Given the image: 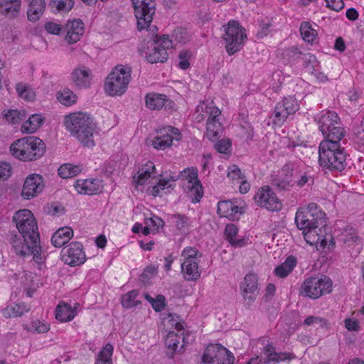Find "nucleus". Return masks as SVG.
<instances>
[{"label":"nucleus","instance_id":"1","mask_svg":"<svg viewBox=\"0 0 364 364\" xmlns=\"http://www.w3.org/2000/svg\"><path fill=\"white\" fill-rule=\"evenodd\" d=\"M12 220L21 235L14 231L9 232L6 234V240L17 255H33L34 262L41 268L42 258L40 257V235L33 214L28 209H21L15 212Z\"/></svg>","mask_w":364,"mask_h":364},{"label":"nucleus","instance_id":"2","mask_svg":"<svg viewBox=\"0 0 364 364\" xmlns=\"http://www.w3.org/2000/svg\"><path fill=\"white\" fill-rule=\"evenodd\" d=\"M341 139L322 140L318 145V164L330 172H342L347 166V153Z\"/></svg>","mask_w":364,"mask_h":364},{"label":"nucleus","instance_id":"3","mask_svg":"<svg viewBox=\"0 0 364 364\" xmlns=\"http://www.w3.org/2000/svg\"><path fill=\"white\" fill-rule=\"evenodd\" d=\"M64 125L70 134L83 146L93 148L95 146L94 132L96 124L86 113L73 112L66 115Z\"/></svg>","mask_w":364,"mask_h":364},{"label":"nucleus","instance_id":"4","mask_svg":"<svg viewBox=\"0 0 364 364\" xmlns=\"http://www.w3.org/2000/svg\"><path fill=\"white\" fill-rule=\"evenodd\" d=\"M196 118L198 122L207 117L206 136L211 141L215 140L223 134V124L220 121V109L213 101H203L196 107Z\"/></svg>","mask_w":364,"mask_h":364},{"label":"nucleus","instance_id":"5","mask_svg":"<svg viewBox=\"0 0 364 364\" xmlns=\"http://www.w3.org/2000/svg\"><path fill=\"white\" fill-rule=\"evenodd\" d=\"M132 69L117 65L107 76L104 83L105 92L109 96H121L127 90L132 78Z\"/></svg>","mask_w":364,"mask_h":364},{"label":"nucleus","instance_id":"6","mask_svg":"<svg viewBox=\"0 0 364 364\" xmlns=\"http://www.w3.org/2000/svg\"><path fill=\"white\" fill-rule=\"evenodd\" d=\"M43 141L36 136H29L16 140L10 146L11 154L17 159L29 161L39 158L43 151L41 146Z\"/></svg>","mask_w":364,"mask_h":364},{"label":"nucleus","instance_id":"7","mask_svg":"<svg viewBox=\"0 0 364 364\" xmlns=\"http://www.w3.org/2000/svg\"><path fill=\"white\" fill-rule=\"evenodd\" d=\"M325 212L316 203H311L307 207L298 208L294 220L296 228L304 233L318 225L319 221L325 219Z\"/></svg>","mask_w":364,"mask_h":364},{"label":"nucleus","instance_id":"8","mask_svg":"<svg viewBox=\"0 0 364 364\" xmlns=\"http://www.w3.org/2000/svg\"><path fill=\"white\" fill-rule=\"evenodd\" d=\"M181 274L187 282H196L201 275L199 262L201 257L198 249L193 247H186L181 252Z\"/></svg>","mask_w":364,"mask_h":364},{"label":"nucleus","instance_id":"9","mask_svg":"<svg viewBox=\"0 0 364 364\" xmlns=\"http://www.w3.org/2000/svg\"><path fill=\"white\" fill-rule=\"evenodd\" d=\"M339 117L335 112H322L317 118L319 131L323 136V140L342 139L345 134V129L337 126Z\"/></svg>","mask_w":364,"mask_h":364},{"label":"nucleus","instance_id":"10","mask_svg":"<svg viewBox=\"0 0 364 364\" xmlns=\"http://www.w3.org/2000/svg\"><path fill=\"white\" fill-rule=\"evenodd\" d=\"M132 2L137 19L138 30H149L154 33L157 28L155 26H151L153 15L155 13L156 4L154 0H132Z\"/></svg>","mask_w":364,"mask_h":364},{"label":"nucleus","instance_id":"11","mask_svg":"<svg viewBox=\"0 0 364 364\" xmlns=\"http://www.w3.org/2000/svg\"><path fill=\"white\" fill-rule=\"evenodd\" d=\"M247 38L245 30L237 21H230L225 29L223 39L225 43L226 51L229 55H232L239 51Z\"/></svg>","mask_w":364,"mask_h":364},{"label":"nucleus","instance_id":"12","mask_svg":"<svg viewBox=\"0 0 364 364\" xmlns=\"http://www.w3.org/2000/svg\"><path fill=\"white\" fill-rule=\"evenodd\" d=\"M332 281L327 276L321 278L311 277L304 280L300 288V294L311 299H318L332 291Z\"/></svg>","mask_w":364,"mask_h":364},{"label":"nucleus","instance_id":"13","mask_svg":"<svg viewBox=\"0 0 364 364\" xmlns=\"http://www.w3.org/2000/svg\"><path fill=\"white\" fill-rule=\"evenodd\" d=\"M318 226L310 228L302 233L304 240L309 245L316 246L317 250L333 249L335 242L332 233L328 231L325 225L321 228Z\"/></svg>","mask_w":364,"mask_h":364},{"label":"nucleus","instance_id":"14","mask_svg":"<svg viewBox=\"0 0 364 364\" xmlns=\"http://www.w3.org/2000/svg\"><path fill=\"white\" fill-rule=\"evenodd\" d=\"M300 105L294 96L284 97L277 102L273 112V124L282 127L290 115L294 114Z\"/></svg>","mask_w":364,"mask_h":364},{"label":"nucleus","instance_id":"15","mask_svg":"<svg viewBox=\"0 0 364 364\" xmlns=\"http://www.w3.org/2000/svg\"><path fill=\"white\" fill-rule=\"evenodd\" d=\"M235 356L220 344L208 346L202 356L201 364H234Z\"/></svg>","mask_w":364,"mask_h":364},{"label":"nucleus","instance_id":"16","mask_svg":"<svg viewBox=\"0 0 364 364\" xmlns=\"http://www.w3.org/2000/svg\"><path fill=\"white\" fill-rule=\"evenodd\" d=\"M164 323H168L171 326H174L175 331H170L165 339V344L172 354L176 352H182L186 343L189 335H185L183 326L181 322H175L173 319H165Z\"/></svg>","mask_w":364,"mask_h":364},{"label":"nucleus","instance_id":"17","mask_svg":"<svg viewBox=\"0 0 364 364\" xmlns=\"http://www.w3.org/2000/svg\"><path fill=\"white\" fill-rule=\"evenodd\" d=\"M254 200L257 205L269 211L278 212L282 208V201L269 186L259 188L254 196Z\"/></svg>","mask_w":364,"mask_h":364},{"label":"nucleus","instance_id":"18","mask_svg":"<svg viewBox=\"0 0 364 364\" xmlns=\"http://www.w3.org/2000/svg\"><path fill=\"white\" fill-rule=\"evenodd\" d=\"M61 260L70 267H77L84 264L86 255L83 245L80 242H72L61 250Z\"/></svg>","mask_w":364,"mask_h":364},{"label":"nucleus","instance_id":"19","mask_svg":"<svg viewBox=\"0 0 364 364\" xmlns=\"http://www.w3.org/2000/svg\"><path fill=\"white\" fill-rule=\"evenodd\" d=\"M181 139L180 131L173 127L168 126L161 128L158 135L153 139L152 146L158 150H165L170 147L174 141H179Z\"/></svg>","mask_w":364,"mask_h":364},{"label":"nucleus","instance_id":"20","mask_svg":"<svg viewBox=\"0 0 364 364\" xmlns=\"http://www.w3.org/2000/svg\"><path fill=\"white\" fill-rule=\"evenodd\" d=\"M257 275L250 272L244 277L240 283V294L247 305H252L259 294Z\"/></svg>","mask_w":364,"mask_h":364},{"label":"nucleus","instance_id":"21","mask_svg":"<svg viewBox=\"0 0 364 364\" xmlns=\"http://www.w3.org/2000/svg\"><path fill=\"white\" fill-rule=\"evenodd\" d=\"M294 50V53L302 55L301 60L303 61V65L308 73L315 76L320 82H323L328 80V77L321 72L320 63L314 55L310 53L302 54L301 52L298 51L297 48Z\"/></svg>","mask_w":364,"mask_h":364},{"label":"nucleus","instance_id":"22","mask_svg":"<svg viewBox=\"0 0 364 364\" xmlns=\"http://www.w3.org/2000/svg\"><path fill=\"white\" fill-rule=\"evenodd\" d=\"M43 177L38 174H31L25 180L21 196L26 200L36 197L43 191Z\"/></svg>","mask_w":364,"mask_h":364},{"label":"nucleus","instance_id":"23","mask_svg":"<svg viewBox=\"0 0 364 364\" xmlns=\"http://www.w3.org/2000/svg\"><path fill=\"white\" fill-rule=\"evenodd\" d=\"M218 214L220 217L227 218L234 220L239 218V215L245 213V208L240 207L237 201L231 200H222L218 203Z\"/></svg>","mask_w":364,"mask_h":364},{"label":"nucleus","instance_id":"24","mask_svg":"<svg viewBox=\"0 0 364 364\" xmlns=\"http://www.w3.org/2000/svg\"><path fill=\"white\" fill-rule=\"evenodd\" d=\"M80 304L75 302L73 306L65 301H60L55 308V318L60 323L73 321L77 315Z\"/></svg>","mask_w":364,"mask_h":364},{"label":"nucleus","instance_id":"25","mask_svg":"<svg viewBox=\"0 0 364 364\" xmlns=\"http://www.w3.org/2000/svg\"><path fill=\"white\" fill-rule=\"evenodd\" d=\"M155 173L156 167L154 162L148 161L139 167L137 173L133 176V182L136 186L149 183L154 178Z\"/></svg>","mask_w":364,"mask_h":364},{"label":"nucleus","instance_id":"26","mask_svg":"<svg viewBox=\"0 0 364 364\" xmlns=\"http://www.w3.org/2000/svg\"><path fill=\"white\" fill-rule=\"evenodd\" d=\"M75 191L80 194L95 195L101 192V181L95 178L77 179L74 185Z\"/></svg>","mask_w":364,"mask_h":364},{"label":"nucleus","instance_id":"27","mask_svg":"<svg viewBox=\"0 0 364 364\" xmlns=\"http://www.w3.org/2000/svg\"><path fill=\"white\" fill-rule=\"evenodd\" d=\"M65 40L70 44L75 43L84 33V23L80 19L68 21L65 25Z\"/></svg>","mask_w":364,"mask_h":364},{"label":"nucleus","instance_id":"28","mask_svg":"<svg viewBox=\"0 0 364 364\" xmlns=\"http://www.w3.org/2000/svg\"><path fill=\"white\" fill-rule=\"evenodd\" d=\"M72 81L77 87H88L91 82L90 70L87 67L75 68L72 73Z\"/></svg>","mask_w":364,"mask_h":364},{"label":"nucleus","instance_id":"29","mask_svg":"<svg viewBox=\"0 0 364 364\" xmlns=\"http://www.w3.org/2000/svg\"><path fill=\"white\" fill-rule=\"evenodd\" d=\"M74 232L70 227L60 228L52 236L51 243L56 247H61L73 237Z\"/></svg>","mask_w":364,"mask_h":364},{"label":"nucleus","instance_id":"30","mask_svg":"<svg viewBox=\"0 0 364 364\" xmlns=\"http://www.w3.org/2000/svg\"><path fill=\"white\" fill-rule=\"evenodd\" d=\"M238 234V228L235 224H228L225 228V240L235 247H242L246 245V241L243 237L237 238Z\"/></svg>","mask_w":364,"mask_h":364},{"label":"nucleus","instance_id":"31","mask_svg":"<svg viewBox=\"0 0 364 364\" xmlns=\"http://www.w3.org/2000/svg\"><path fill=\"white\" fill-rule=\"evenodd\" d=\"M297 259L293 255L288 256L284 262L274 269V274L279 278L287 277L296 266Z\"/></svg>","mask_w":364,"mask_h":364},{"label":"nucleus","instance_id":"32","mask_svg":"<svg viewBox=\"0 0 364 364\" xmlns=\"http://www.w3.org/2000/svg\"><path fill=\"white\" fill-rule=\"evenodd\" d=\"M167 101V96L162 94L151 92L145 96L146 105L152 110L161 109Z\"/></svg>","mask_w":364,"mask_h":364},{"label":"nucleus","instance_id":"33","mask_svg":"<svg viewBox=\"0 0 364 364\" xmlns=\"http://www.w3.org/2000/svg\"><path fill=\"white\" fill-rule=\"evenodd\" d=\"M31 307L23 302L11 304L3 310V315L6 318L21 316L24 313L29 311Z\"/></svg>","mask_w":364,"mask_h":364},{"label":"nucleus","instance_id":"34","mask_svg":"<svg viewBox=\"0 0 364 364\" xmlns=\"http://www.w3.org/2000/svg\"><path fill=\"white\" fill-rule=\"evenodd\" d=\"M43 118L38 114H31L28 119L23 122L21 131L24 134L35 132L42 124Z\"/></svg>","mask_w":364,"mask_h":364},{"label":"nucleus","instance_id":"35","mask_svg":"<svg viewBox=\"0 0 364 364\" xmlns=\"http://www.w3.org/2000/svg\"><path fill=\"white\" fill-rule=\"evenodd\" d=\"M44 9V0H31L27 11L28 20L33 22L38 21L43 14Z\"/></svg>","mask_w":364,"mask_h":364},{"label":"nucleus","instance_id":"36","mask_svg":"<svg viewBox=\"0 0 364 364\" xmlns=\"http://www.w3.org/2000/svg\"><path fill=\"white\" fill-rule=\"evenodd\" d=\"M178 179L176 176H169L168 178H159L156 184L151 188V193L154 196L159 194L166 188L173 187L175 181Z\"/></svg>","mask_w":364,"mask_h":364},{"label":"nucleus","instance_id":"37","mask_svg":"<svg viewBox=\"0 0 364 364\" xmlns=\"http://www.w3.org/2000/svg\"><path fill=\"white\" fill-rule=\"evenodd\" d=\"M185 191L193 203H199L203 196V188L200 181L191 185H185Z\"/></svg>","mask_w":364,"mask_h":364},{"label":"nucleus","instance_id":"38","mask_svg":"<svg viewBox=\"0 0 364 364\" xmlns=\"http://www.w3.org/2000/svg\"><path fill=\"white\" fill-rule=\"evenodd\" d=\"M75 0H50L49 7L54 13L67 14L74 6Z\"/></svg>","mask_w":364,"mask_h":364},{"label":"nucleus","instance_id":"39","mask_svg":"<svg viewBox=\"0 0 364 364\" xmlns=\"http://www.w3.org/2000/svg\"><path fill=\"white\" fill-rule=\"evenodd\" d=\"M300 34L302 39L311 45L317 41L318 33L309 22H303L300 26Z\"/></svg>","mask_w":364,"mask_h":364},{"label":"nucleus","instance_id":"40","mask_svg":"<svg viewBox=\"0 0 364 364\" xmlns=\"http://www.w3.org/2000/svg\"><path fill=\"white\" fill-rule=\"evenodd\" d=\"M343 225V231L341 232V240L346 245H352L358 242L359 237L357 235L356 231L352 226L346 224L344 222L341 221Z\"/></svg>","mask_w":364,"mask_h":364},{"label":"nucleus","instance_id":"41","mask_svg":"<svg viewBox=\"0 0 364 364\" xmlns=\"http://www.w3.org/2000/svg\"><path fill=\"white\" fill-rule=\"evenodd\" d=\"M113 352V346L107 343L97 354L95 364H113L112 360Z\"/></svg>","mask_w":364,"mask_h":364},{"label":"nucleus","instance_id":"42","mask_svg":"<svg viewBox=\"0 0 364 364\" xmlns=\"http://www.w3.org/2000/svg\"><path fill=\"white\" fill-rule=\"evenodd\" d=\"M167 58V51L164 48H159L156 45L146 55V60L151 63H164Z\"/></svg>","mask_w":364,"mask_h":364},{"label":"nucleus","instance_id":"43","mask_svg":"<svg viewBox=\"0 0 364 364\" xmlns=\"http://www.w3.org/2000/svg\"><path fill=\"white\" fill-rule=\"evenodd\" d=\"M82 171V167L71 164H64L58 168V175L63 178H73Z\"/></svg>","mask_w":364,"mask_h":364},{"label":"nucleus","instance_id":"44","mask_svg":"<svg viewBox=\"0 0 364 364\" xmlns=\"http://www.w3.org/2000/svg\"><path fill=\"white\" fill-rule=\"evenodd\" d=\"M58 101L63 105L69 107L74 105L77 100V95L70 89H64L57 92Z\"/></svg>","mask_w":364,"mask_h":364},{"label":"nucleus","instance_id":"45","mask_svg":"<svg viewBox=\"0 0 364 364\" xmlns=\"http://www.w3.org/2000/svg\"><path fill=\"white\" fill-rule=\"evenodd\" d=\"M139 294V290L133 289L124 294L121 300L122 306L126 309H130L141 304V301L136 299Z\"/></svg>","mask_w":364,"mask_h":364},{"label":"nucleus","instance_id":"46","mask_svg":"<svg viewBox=\"0 0 364 364\" xmlns=\"http://www.w3.org/2000/svg\"><path fill=\"white\" fill-rule=\"evenodd\" d=\"M180 178L186 181V185H191L199 182L198 171L196 167H188L180 173Z\"/></svg>","mask_w":364,"mask_h":364},{"label":"nucleus","instance_id":"47","mask_svg":"<svg viewBox=\"0 0 364 364\" xmlns=\"http://www.w3.org/2000/svg\"><path fill=\"white\" fill-rule=\"evenodd\" d=\"M3 114L6 120L12 124H17L24 120L27 117L26 112L24 110L9 109L4 111Z\"/></svg>","mask_w":364,"mask_h":364},{"label":"nucleus","instance_id":"48","mask_svg":"<svg viewBox=\"0 0 364 364\" xmlns=\"http://www.w3.org/2000/svg\"><path fill=\"white\" fill-rule=\"evenodd\" d=\"M16 89L21 98L27 101H31L34 99L35 93L28 85L19 82L16 85Z\"/></svg>","mask_w":364,"mask_h":364},{"label":"nucleus","instance_id":"49","mask_svg":"<svg viewBox=\"0 0 364 364\" xmlns=\"http://www.w3.org/2000/svg\"><path fill=\"white\" fill-rule=\"evenodd\" d=\"M21 4H5L4 6H0V13L9 18H14L18 16L19 14Z\"/></svg>","mask_w":364,"mask_h":364},{"label":"nucleus","instance_id":"50","mask_svg":"<svg viewBox=\"0 0 364 364\" xmlns=\"http://www.w3.org/2000/svg\"><path fill=\"white\" fill-rule=\"evenodd\" d=\"M303 324L304 326H314L319 328H327L328 321L322 317L310 316L306 318Z\"/></svg>","mask_w":364,"mask_h":364},{"label":"nucleus","instance_id":"51","mask_svg":"<svg viewBox=\"0 0 364 364\" xmlns=\"http://www.w3.org/2000/svg\"><path fill=\"white\" fill-rule=\"evenodd\" d=\"M144 223L151 228L153 232L159 231V228H162L164 225V220L156 215L146 218Z\"/></svg>","mask_w":364,"mask_h":364},{"label":"nucleus","instance_id":"52","mask_svg":"<svg viewBox=\"0 0 364 364\" xmlns=\"http://www.w3.org/2000/svg\"><path fill=\"white\" fill-rule=\"evenodd\" d=\"M227 176L232 181L243 180L245 176L242 173L241 169L236 165H231L228 168Z\"/></svg>","mask_w":364,"mask_h":364},{"label":"nucleus","instance_id":"53","mask_svg":"<svg viewBox=\"0 0 364 364\" xmlns=\"http://www.w3.org/2000/svg\"><path fill=\"white\" fill-rule=\"evenodd\" d=\"M231 141L229 139H222L218 140L215 144V150L221 154H229L231 148Z\"/></svg>","mask_w":364,"mask_h":364},{"label":"nucleus","instance_id":"54","mask_svg":"<svg viewBox=\"0 0 364 364\" xmlns=\"http://www.w3.org/2000/svg\"><path fill=\"white\" fill-rule=\"evenodd\" d=\"M294 358L293 355L290 353H269L267 363H279L286 360H291Z\"/></svg>","mask_w":364,"mask_h":364},{"label":"nucleus","instance_id":"55","mask_svg":"<svg viewBox=\"0 0 364 364\" xmlns=\"http://www.w3.org/2000/svg\"><path fill=\"white\" fill-rule=\"evenodd\" d=\"M173 217L176 219L175 224L178 230H183L189 228L190 219L188 217L181 214L175 215Z\"/></svg>","mask_w":364,"mask_h":364},{"label":"nucleus","instance_id":"56","mask_svg":"<svg viewBox=\"0 0 364 364\" xmlns=\"http://www.w3.org/2000/svg\"><path fill=\"white\" fill-rule=\"evenodd\" d=\"M191 57V53L188 50H183L179 53V63L178 67L182 70H186L190 66L189 59Z\"/></svg>","mask_w":364,"mask_h":364},{"label":"nucleus","instance_id":"57","mask_svg":"<svg viewBox=\"0 0 364 364\" xmlns=\"http://www.w3.org/2000/svg\"><path fill=\"white\" fill-rule=\"evenodd\" d=\"M158 268L154 265L146 267L141 274V279L143 282H147L149 279L156 275Z\"/></svg>","mask_w":364,"mask_h":364},{"label":"nucleus","instance_id":"58","mask_svg":"<svg viewBox=\"0 0 364 364\" xmlns=\"http://www.w3.org/2000/svg\"><path fill=\"white\" fill-rule=\"evenodd\" d=\"M11 176V166L9 163L0 162V181H5Z\"/></svg>","mask_w":364,"mask_h":364},{"label":"nucleus","instance_id":"59","mask_svg":"<svg viewBox=\"0 0 364 364\" xmlns=\"http://www.w3.org/2000/svg\"><path fill=\"white\" fill-rule=\"evenodd\" d=\"M47 213L59 217L65 213V208L59 203H53L49 206Z\"/></svg>","mask_w":364,"mask_h":364},{"label":"nucleus","instance_id":"60","mask_svg":"<svg viewBox=\"0 0 364 364\" xmlns=\"http://www.w3.org/2000/svg\"><path fill=\"white\" fill-rule=\"evenodd\" d=\"M151 304L156 312L161 311L166 306L164 296L161 294L157 295Z\"/></svg>","mask_w":364,"mask_h":364},{"label":"nucleus","instance_id":"61","mask_svg":"<svg viewBox=\"0 0 364 364\" xmlns=\"http://www.w3.org/2000/svg\"><path fill=\"white\" fill-rule=\"evenodd\" d=\"M325 1L326 7L337 12L341 11L345 6L343 0H325Z\"/></svg>","mask_w":364,"mask_h":364},{"label":"nucleus","instance_id":"62","mask_svg":"<svg viewBox=\"0 0 364 364\" xmlns=\"http://www.w3.org/2000/svg\"><path fill=\"white\" fill-rule=\"evenodd\" d=\"M345 327L350 331H359L360 326L359 321L357 319H353L350 318H346L344 320Z\"/></svg>","mask_w":364,"mask_h":364},{"label":"nucleus","instance_id":"63","mask_svg":"<svg viewBox=\"0 0 364 364\" xmlns=\"http://www.w3.org/2000/svg\"><path fill=\"white\" fill-rule=\"evenodd\" d=\"M155 45L159 48H164L167 51V49L172 47V41L168 36H164L155 42Z\"/></svg>","mask_w":364,"mask_h":364},{"label":"nucleus","instance_id":"64","mask_svg":"<svg viewBox=\"0 0 364 364\" xmlns=\"http://www.w3.org/2000/svg\"><path fill=\"white\" fill-rule=\"evenodd\" d=\"M63 30V26L57 23L49 21L47 22V33L59 35Z\"/></svg>","mask_w":364,"mask_h":364}]
</instances>
